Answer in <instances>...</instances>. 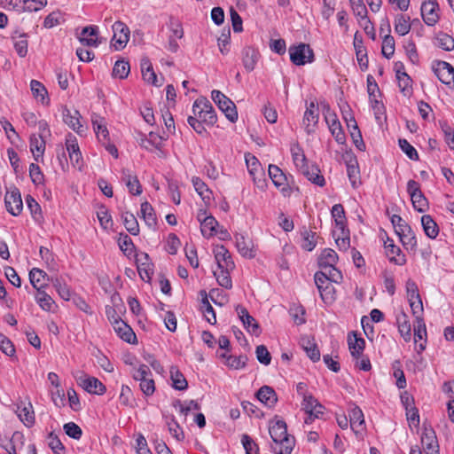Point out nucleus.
<instances>
[{
	"label": "nucleus",
	"instance_id": "40",
	"mask_svg": "<svg viewBox=\"0 0 454 454\" xmlns=\"http://www.w3.org/2000/svg\"><path fill=\"white\" fill-rule=\"evenodd\" d=\"M162 144V137L154 132H150L147 137L142 138L139 142L141 147L151 152L154 149H160Z\"/></svg>",
	"mask_w": 454,
	"mask_h": 454
},
{
	"label": "nucleus",
	"instance_id": "64",
	"mask_svg": "<svg viewBox=\"0 0 454 454\" xmlns=\"http://www.w3.org/2000/svg\"><path fill=\"white\" fill-rule=\"evenodd\" d=\"M118 245L120 249L127 255L133 254L135 251V246L132 242L131 238L128 234H120L118 239Z\"/></svg>",
	"mask_w": 454,
	"mask_h": 454
},
{
	"label": "nucleus",
	"instance_id": "39",
	"mask_svg": "<svg viewBox=\"0 0 454 454\" xmlns=\"http://www.w3.org/2000/svg\"><path fill=\"white\" fill-rule=\"evenodd\" d=\"M421 224L425 234L431 239H434L439 234V227L430 215L421 217Z\"/></svg>",
	"mask_w": 454,
	"mask_h": 454
},
{
	"label": "nucleus",
	"instance_id": "33",
	"mask_svg": "<svg viewBox=\"0 0 454 454\" xmlns=\"http://www.w3.org/2000/svg\"><path fill=\"white\" fill-rule=\"evenodd\" d=\"M348 344L351 356L359 359L364 349V340L353 332L348 335Z\"/></svg>",
	"mask_w": 454,
	"mask_h": 454
},
{
	"label": "nucleus",
	"instance_id": "3",
	"mask_svg": "<svg viewBox=\"0 0 454 454\" xmlns=\"http://www.w3.org/2000/svg\"><path fill=\"white\" fill-rule=\"evenodd\" d=\"M391 223L404 249L411 254H415L418 242L416 235L411 226L398 215H393L391 216Z\"/></svg>",
	"mask_w": 454,
	"mask_h": 454
},
{
	"label": "nucleus",
	"instance_id": "44",
	"mask_svg": "<svg viewBox=\"0 0 454 454\" xmlns=\"http://www.w3.org/2000/svg\"><path fill=\"white\" fill-rule=\"evenodd\" d=\"M331 214L335 223V229L344 230V228H347V218L344 207L341 204L333 205Z\"/></svg>",
	"mask_w": 454,
	"mask_h": 454
},
{
	"label": "nucleus",
	"instance_id": "9",
	"mask_svg": "<svg viewBox=\"0 0 454 454\" xmlns=\"http://www.w3.org/2000/svg\"><path fill=\"white\" fill-rule=\"evenodd\" d=\"M301 408L307 415L304 419L306 424H311L316 419H320L325 413V407L312 395H304Z\"/></svg>",
	"mask_w": 454,
	"mask_h": 454
},
{
	"label": "nucleus",
	"instance_id": "53",
	"mask_svg": "<svg viewBox=\"0 0 454 454\" xmlns=\"http://www.w3.org/2000/svg\"><path fill=\"white\" fill-rule=\"evenodd\" d=\"M434 45L446 51L454 50V38L444 32H438L434 37Z\"/></svg>",
	"mask_w": 454,
	"mask_h": 454
},
{
	"label": "nucleus",
	"instance_id": "23",
	"mask_svg": "<svg viewBox=\"0 0 454 454\" xmlns=\"http://www.w3.org/2000/svg\"><path fill=\"white\" fill-rule=\"evenodd\" d=\"M421 444L426 454H439V445L433 429H424L421 434Z\"/></svg>",
	"mask_w": 454,
	"mask_h": 454
},
{
	"label": "nucleus",
	"instance_id": "43",
	"mask_svg": "<svg viewBox=\"0 0 454 454\" xmlns=\"http://www.w3.org/2000/svg\"><path fill=\"white\" fill-rule=\"evenodd\" d=\"M395 32L401 36L407 35L411 28V19L409 16L398 14L394 21Z\"/></svg>",
	"mask_w": 454,
	"mask_h": 454
},
{
	"label": "nucleus",
	"instance_id": "16",
	"mask_svg": "<svg viewBox=\"0 0 454 454\" xmlns=\"http://www.w3.org/2000/svg\"><path fill=\"white\" fill-rule=\"evenodd\" d=\"M421 16L427 26H434L439 20V5L436 0H425L420 8Z\"/></svg>",
	"mask_w": 454,
	"mask_h": 454
},
{
	"label": "nucleus",
	"instance_id": "34",
	"mask_svg": "<svg viewBox=\"0 0 454 454\" xmlns=\"http://www.w3.org/2000/svg\"><path fill=\"white\" fill-rule=\"evenodd\" d=\"M413 315L409 317L408 314H399L396 318L398 330L405 341H409L411 337L412 320Z\"/></svg>",
	"mask_w": 454,
	"mask_h": 454
},
{
	"label": "nucleus",
	"instance_id": "21",
	"mask_svg": "<svg viewBox=\"0 0 454 454\" xmlns=\"http://www.w3.org/2000/svg\"><path fill=\"white\" fill-rule=\"evenodd\" d=\"M353 45L356 51V59L362 71H365L368 68V56L362 35L356 31L354 35Z\"/></svg>",
	"mask_w": 454,
	"mask_h": 454
},
{
	"label": "nucleus",
	"instance_id": "20",
	"mask_svg": "<svg viewBox=\"0 0 454 454\" xmlns=\"http://www.w3.org/2000/svg\"><path fill=\"white\" fill-rule=\"evenodd\" d=\"M235 243L241 256L249 259L255 257L256 251L254 249V242L248 236L244 234H236Z\"/></svg>",
	"mask_w": 454,
	"mask_h": 454
},
{
	"label": "nucleus",
	"instance_id": "35",
	"mask_svg": "<svg viewBox=\"0 0 454 454\" xmlns=\"http://www.w3.org/2000/svg\"><path fill=\"white\" fill-rule=\"evenodd\" d=\"M30 89L33 97L43 106L50 104V98L45 86L39 81L32 80L30 82Z\"/></svg>",
	"mask_w": 454,
	"mask_h": 454
},
{
	"label": "nucleus",
	"instance_id": "6",
	"mask_svg": "<svg viewBox=\"0 0 454 454\" xmlns=\"http://www.w3.org/2000/svg\"><path fill=\"white\" fill-rule=\"evenodd\" d=\"M74 378L81 387L93 395H102L106 393V386L97 378L90 376L83 372H76Z\"/></svg>",
	"mask_w": 454,
	"mask_h": 454
},
{
	"label": "nucleus",
	"instance_id": "18",
	"mask_svg": "<svg viewBox=\"0 0 454 454\" xmlns=\"http://www.w3.org/2000/svg\"><path fill=\"white\" fill-rule=\"evenodd\" d=\"M407 298L412 312H423L424 307L417 284L409 279L406 282Z\"/></svg>",
	"mask_w": 454,
	"mask_h": 454
},
{
	"label": "nucleus",
	"instance_id": "29",
	"mask_svg": "<svg viewBox=\"0 0 454 454\" xmlns=\"http://www.w3.org/2000/svg\"><path fill=\"white\" fill-rule=\"evenodd\" d=\"M121 180L125 183L129 192L133 195L142 193V186L137 176L129 168L121 169Z\"/></svg>",
	"mask_w": 454,
	"mask_h": 454
},
{
	"label": "nucleus",
	"instance_id": "57",
	"mask_svg": "<svg viewBox=\"0 0 454 454\" xmlns=\"http://www.w3.org/2000/svg\"><path fill=\"white\" fill-rule=\"evenodd\" d=\"M301 346L312 361L317 362L320 359V352L312 340L309 338H302Z\"/></svg>",
	"mask_w": 454,
	"mask_h": 454
},
{
	"label": "nucleus",
	"instance_id": "4",
	"mask_svg": "<svg viewBox=\"0 0 454 454\" xmlns=\"http://www.w3.org/2000/svg\"><path fill=\"white\" fill-rule=\"evenodd\" d=\"M338 261V254L332 248L323 249L317 257V264L321 269L320 271L331 272L333 279L335 281H341L342 274L340 270L335 267Z\"/></svg>",
	"mask_w": 454,
	"mask_h": 454
},
{
	"label": "nucleus",
	"instance_id": "50",
	"mask_svg": "<svg viewBox=\"0 0 454 454\" xmlns=\"http://www.w3.org/2000/svg\"><path fill=\"white\" fill-rule=\"evenodd\" d=\"M16 413L20 420L27 427H30L35 422V414L32 411V404L30 403L27 405H18Z\"/></svg>",
	"mask_w": 454,
	"mask_h": 454
},
{
	"label": "nucleus",
	"instance_id": "42",
	"mask_svg": "<svg viewBox=\"0 0 454 454\" xmlns=\"http://www.w3.org/2000/svg\"><path fill=\"white\" fill-rule=\"evenodd\" d=\"M333 237L340 250H347L350 246L349 231L348 228L344 230L334 229Z\"/></svg>",
	"mask_w": 454,
	"mask_h": 454
},
{
	"label": "nucleus",
	"instance_id": "45",
	"mask_svg": "<svg viewBox=\"0 0 454 454\" xmlns=\"http://www.w3.org/2000/svg\"><path fill=\"white\" fill-rule=\"evenodd\" d=\"M315 284L318 289V292H322L323 289L327 288L333 284H338L340 281H335L332 278V273L327 271H317L314 276Z\"/></svg>",
	"mask_w": 454,
	"mask_h": 454
},
{
	"label": "nucleus",
	"instance_id": "52",
	"mask_svg": "<svg viewBox=\"0 0 454 454\" xmlns=\"http://www.w3.org/2000/svg\"><path fill=\"white\" fill-rule=\"evenodd\" d=\"M301 248L305 251H312L317 246V235L315 231L308 229L301 231Z\"/></svg>",
	"mask_w": 454,
	"mask_h": 454
},
{
	"label": "nucleus",
	"instance_id": "61",
	"mask_svg": "<svg viewBox=\"0 0 454 454\" xmlns=\"http://www.w3.org/2000/svg\"><path fill=\"white\" fill-rule=\"evenodd\" d=\"M130 71V67L128 61L123 59L117 60L113 68V76L120 79L126 78Z\"/></svg>",
	"mask_w": 454,
	"mask_h": 454
},
{
	"label": "nucleus",
	"instance_id": "8",
	"mask_svg": "<svg viewBox=\"0 0 454 454\" xmlns=\"http://www.w3.org/2000/svg\"><path fill=\"white\" fill-rule=\"evenodd\" d=\"M199 299L200 301V309L202 311L206 310V312H214L208 299L219 307H222L227 302L226 295L219 289H212L208 294L205 290H201L199 293Z\"/></svg>",
	"mask_w": 454,
	"mask_h": 454
},
{
	"label": "nucleus",
	"instance_id": "17",
	"mask_svg": "<svg viewBox=\"0 0 454 454\" xmlns=\"http://www.w3.org/2000/svg\"><path fill=\"white\" fill-rule=\"evenodd\" d=\"M4 203L6 210L12 215H19L23 209V202L20 192L18 188L14 187L7 192L4 196Z\"/></svg>",
	"mask_w": 454,
	"mask_h": 454
},
{
	"label": "nucleus",
	"instance_id": "15",
	"mask_svg": "<svg viewBox=\"0 0 454 454\" xmlns=\"http://www.w3.org/2000/svg\"><path fill=\"white\" fill-rule=\"evenodd\" d=\"M325 119L335 141L340 145H343L346 142V136L336 114L328 110L325 115Z\"/></svg>",
	"mask_w": 454,
	"mask_h": 454
},
{
	"label": "nucleus",
	"instance_id": "26",
	"mask_svg": "<svg viewBox=\"0 0 454 454\" xmlns=\"http://www.w3.org/2000/svg\"><path fill=\"white\" fill-rule=\"evenodd\" d=\"M318 119V108L314 102H311L306 108L302 120L305 130L308 134L312 133L315 130Z\"/></svg>",
	"mask_w": 454,
	"mask_h": 454
},
{
	"label": "nucleus",
	"instance_id": "12",
	"mask_svg": "<svg viewBox=\"0 0 454 454\" xmlns=\"http://www.w3.org/2000/svg\"><path fill=\"white\" fill-rule=\"evenodd\" d=\"M197 219L200 223V231L204 238L209 239L217 234L219 223L212 215H207L206 209H200L197 213Z\"/></svg>",
	"mask_w": 454,
	"mask_h": 454
},
{
	"label": "nucleus",
	"instance_id": "22",
	"mask_svg": "<svg viewBox=\"0 0 454 454\" xmlns=\"http://www.w3.org/2000/svg\"><path fill=\"white\" fill-rule=\"evenodd\" d=\"M438 79L446 85L454 87V67L448 62L440 61L434 68Z\"/></svg>",
	"mask_w": 454,
	"mask_h": 454
},
{
	"label": "nucleus",
	"instance_id": "27",
	"mask_svg": "<svg viewBox=\"0 0 454 454\" xmlns=\"http://www.w3.org/2000/svg\"><path fill=\"white\" fill-rule=\"evenodd\" d=\"M79 41L83 46L98 47L100 43L98 39V27L88 26L82 28Z\"/></svg>",
	"mask_w": 454,
	"mask_h": 454
},
{
	"label": "nucleus",
	"instance_id": "37",
	"mask_svg": "<svg viewBox=\"0 0 454 454\" xmlns=\"http://www.w3.org/2000/svg\"><path fill=\"white\" fill-rule=\"evenodd\" d=\"M301 173L312 184L323 187L325 185V179L321 174V170L316 165L308 166Z\"/></svg>",
	"mask_w": 454,
	"mask_h": 454
},
{
	"label": "nucleus",
	"instance_id": "48",
	"mask_svg": "<svg viewBox=\"0 0 454 454\" xmlns=\"http://www.w3.org/2000/svg\"><path fill=\"white\" fill-rule=\"evenodd\" d=\"M257 398L269 407L273 406L278 400L275 391L268 386H264L258 390Z\"/></svg>",
	"mask_w": 454,
	"mask_h": 454
},
{
	"label": "nucleus",
	"instance_id": "31",
	"mask_svg": "<svg viewBox=\"0 0 454 454\" xmlns=\"http://www.w3.org/2000/svg\"><path fill=\"white\" fill-rule=\"evenodd\" d=\"M292 160L296 168L301 172L309 166L304 151L298 143H293L290 147Z\"/></svg>",
	"mask_w": 454,
	"mask_h": 454
},
{
	"label": "nucleus",
	"instance_id": "25",
	"mask_svg": "<svg viewBox=\"0 0 454 454\" xmlns=\"http://www.w3.org/2000/svg\"><path fill=\"white\" fill-rule=\"evenodd\" d=\"M63 121L74 131L82 134L84 129L80 122L81 114L77 110H70L67 106L62 107Z\"/></svg>",
	"mask_w": 454,
	"mask_h": 454
},
{
	"label": "nucleus",
	"instance_id": "60",
	"mask_svg": "<svg viewBox=\"0 0 454 454\" xmlns=\"http://www.w3.org/2000/svg\"><path fill=\"white\" fill-rule=\"evenodd\" d=\"M26 202L33 219L36 222H41L43 220V214L39 203L31 195L26 197Z\"/></svg>",
	"mask_w": 454,
	"mask_h": 454
},
{
	"label": "nucleus",
	"instance_id": "38",
	"mask_svg": "<svg viewBox=\"0 0 454 454\" xmlns=\"http://www.w3.org/2000/svg\"><path fill=\"white\" fill-rule=\"evenodd\" d=\"M192 184L196 192L202 199L205 204H209L212 200V192L209 190L206 183L200 177L193 176L192 178Z\"/></svg>",
	"mask_w": 454,
	"mask_h": 454
},
{
	"label": "nucleus",
	"instance_id": "32",
	"mask_svg": "<svg viewBox=\"0 0 454 454\" xmlns=\"http://www.w3.org/2000/svg\"><path fill=\"white\" fill-rule=\"evenodd\" d=\"M27 35L25 33L14 32L12 35V41L15 51L20 58H25L27 54L28 41Z\"/></svg>",
	"mask_w": 454,
	"mask_h": 454
},
{
	"label": "nucleus",
	"instance_id": "63",
	"mask_svg": "<svg viewBox=\"0 0 454 454\" xmlns=\"http://www.w3.org/2000/svg\"><path fill=\"white\" fill-rule=\"evenodd\" d=\"M439 125L444 135L446 144L451 150H454V128L447 121H440Z\"/></svg>",
	"mask_w": 454,
	"mask_h": 454
},
{
	"label": "nucleus",
	"instance_id": "58",
	"mask_svg": "<svg viewBox=\"0 0 454 454\" xmlns=\"http://www.w3.org/2000/svg\"><path fill=\"white\" fill-rule=\"evenodd\" d=\"M412 329L414 332V340L418 342L423 340L427 335L426 325L424 319L421 317H416L412 318Z\"/></svg>",
	"mask_w": 454,
	"mask_h": 454
},
{
	"label": "nucleus",
	"instance_id": "62",
	"mask_svg": "<svg viewBox=\"0 0 454 454\" xmlns=\"http://www.w3.org/2000/svg\"><path fill=\"white\" fill-rule=\"evenodd\" d=\"M97 216L101 227L105 230L110 229L113 226V219L105 206H100L97 211Z\"/></svg>",
	"mask_w": 454,
	"mask_h": 454
},
{
	"label": "nucleus",
	"instance_id": "56",
	"mask_svg": "<svg viewBox=\"0 0 454 454\" xmlns=\"http://www.w3.org/2000/svg\"><path fill=\"white\" fill-rule=\"evenodd\" d=\"M247 170L252 177L255 175L263 176L262 168L257 158L251 153L245 155Z\"/></svg>",
	"mask_w": 454,
	"mask_h": 454
},
{
	"label": "nucleus",
	"instance_id": "51",
	"mask_svg": "<svg viewBox=\"0 0 454 454\" xmlns=\"http://www.w3.org/2000/svg\"><path fill=\"white\" fill-rule=\"evenodd\" d=\"M169 372L170 379L172 380V387L177 390H185L188 387V383L179 369L176 366H171Z\"/></svg>",
	"mask_w": 454,
	"mask_h": 454
},
{
	"label": "nucleus",
	"instance_id": "47",
	"mask_svg": "<svg viewBox=\"0 0 454 454\" xmlns=\"http://www.w3.org/2000/svg\"><path fill=\"white\" fill-rule=\"evenodd\" d=\"M141 71L144 81L146 82L158 86L157 75L153 71L150 60L145 58L141 60Z\"/></svg>",
	"mask_w": 454,
	"mask_h": 454
},
{
	"label": "nucleus",
	"instance_id": "13",
	"mask_svg": "<svg viewBox=\"0 0 454 454\" xmlns=\"http://www.w3.org/2000/svg\"><path fill=\"white\" fill-rule=\"evenodd\" d=\"M112 46L115 51L124 49L129 40V28L122 21H116L113 25Z\"/></svg>",
	"mask_w": 454,
	"mask_h": 454
},
{
	"label": "nucleus",
	"instance_id": "46",
	"mask_svg": "<svg viewBox=\"0 0 454 454\" xmlns=\"http://www.w3.org/2000/svg\"><path fill=\"white\" fill-rule=\"evenodd\" d=\"M141 217L144 219L146 225L149 227H155L157 224V217L155 211L152 205L148 201H145L141 204Z\"/></svg>",
	"mask_w": 454,
	"mask_h": 454
},
{
	"label": "nucleus",
	"instance_id": "49",
	"mask_svg": "<svg viewBox=\"0 0 454 454\" xmlns=\"http://www.w3.org/2000/svg\"><path fill=\"white\" fill-rule=\"evenodd\" d=\"M396 79L400 91L405 97H410L412 93L411 79L405 73L400 70L396 71Z\"/></svg>",
	"mask_w": 454,
	"mask_h": 454
},
{
	"label": "nucleus",
	"instance_id": "24",
	"mask_svg": "<svg viewBox=\"0 0 454 454\" xmlns=\"http://www.w3.org/2000/svg\"><path fill=\"white\" fill-rule=\"evenodd\" d=\"M91 122L98 140L102 145H106L107 142H109V132L105 118L98 114H93L91 115Z\"/></svg>",
	"mask_w": 454,
	"mask_h": 454
},
{
	"label": "nucleus",
	"instance_id": "11",
	"mask_svg": "<svg viewBox=\"0 0 454 454\" xmlns=\"http://www.w3.org/2000/svg\"><path fill=\"white\" fill-rule=\"evenodd\" d=\"M291 61L296 66H303L306 63H311L314 59L313 51L309 45L300 43L297 46L289 48Z\"/></svg>",
	"mask_w": 454,
	"mask_h": 454
},
{
	"label": "nucleus",
	"instance_id": "5",
	"mask_svg": "<svg viewBox=\"0 0 454 454\" xmlns=\"http://www.w3.org/2000/svg\"><path fill=\"white\" fill-rule=\"evenodd\" d=\"M192 112L194 117L201 120L208 126H214L217 121L216 113L207 98H198L193 103Z\"/></svg>",
	"mask_w": 454,
	"mask_h": 454
},
{
	"label": "nucleus",
	"instance_id": "36",
	"mask_svg": "<svg viewBox=\"0 0 454 454\" xmlns=\"http://www.w3.org/2000/svg\"><path fill=\"white\" fill-rule=\"evenodd\" d=\"M45 146V140L42 136H36L34 134L30 137L29 147L33 157L36 161L43 158Z\"/></svg>",
	"mask_w": 454,
	"mask_h": 454
},
{
	"label": "nucleus",
	"instance_id": "1",
	"mask_svg": "<svg viewBox=\"0 0 454 454\" xmlns=\"http://www.w3.org/2000/svg\"><path fill=\"white\" fill-rule=\"evenodd\" d=\"M214 255L217 264L213 271L214 276L221 286L231 289L232 287L231 272L235 269L231 253L224 246L218 245L214 248Z\"/></svg>",
	"mask_w": 454,
	"mask_h": 454
},
{
	"label": "nucleus",
	"instance_id": "59",
	"mask_svg": "<svg viewBox=\"0 0 454 454\" xmlns=\"http://www.w3.org/2000/svg\"><path fill=\"white\" fill-rule=\"evenodd\" d=\"M240 320L243 322L246 329L252 334L258 336L261 333V330L257 321L250 314L239 315Z\"/></svg>",
	"mask_w": 454,
	"mask_h": 454
},
{
	"label": "nucleus",
	"instance_id": "41",
	"mask_svg": "<svg viewBox=\"0 0 454 454\" xmlns=\"http://www.w3.org/2000/svg\"><path fill=\"white\" fill-rule=\"evenodd\" d=\"M385 254L388 258L389 262L395 265L403 266L407 262L405 254L402 252L401 248L396 245L391 246L390 247L386 249Z\"/></svg>",
	"mask_w": 454,
	"mask_h": 454
},
{
	"label": "nucleus",
	"instance_id": "54",
	"mask_svg": "<svg viewBox=\"0 0 454 454\" xmlns=\"http://www.w3.org/2000/svg\"><path fill=\"white\" fill-rule=\"evenodd\" d=\"M47 277V274L38 269V268H33L29 271V280L31 285L35 288L37 291L42 290L45 286V278Z\"/></svg>",
	"mask_w": 454,
	"mask_h": 454
},
{
	"label": "nucleus",
	"instance_id": "28",
	"mask_svg": "<svg viewBox=\"0 0 454 454\" xmlns=\"http://www.w3.org/2000/svg\"><path fill=\"white\" fill-rule=\"evenodd\" d=\"M259 51L253 46H246L242 50V63L247 72H252L259 60Z\"/></svg>",
	"mask_w": 454,
	"mask_h": 454
},
{
	"label": "nucleus",
	"instance_id": "19",
	"mask_svg": "<svg viewBox=\"0 0 454 454\" xmlns=\"http://www.w3.org/2000/svg\"><path fill=\"white\" fill-rule=\"evenodd\" d=\"M66 147L72 165L81 168L82 165V153L79 148L77 138L74 135L68 134L67 136Z\"/></svg>",
	"mask_w": 454,
	"mask_h": 454
},
{
	"label": "nucleus",
	"instance_id": "7",
	"mask_svg": "<svg viewBox=\"0 0 454 454\" xmlns=\"http://www.w3.org/2000/svg\"><path fill=\"white\" fill-rule=\"evenodd\" d=\"M213 101L218 106V108L224 114L226 118L235 122L238 120V112L235 104L227 98L223 92L217 90H214L211 93Z\"/></svg>",
	"mask_w": 454,
	"mask_h": 454
},
{
	"label": "nucleus",
	"instance_id": "10",
	"mask_svg": "<svg viewBox=\"0 0 454 454\" xmlns=\"http://www.w3.org/2000/svg\"><path fill=\"white\" fill-rule=\"evenodd\" d=\"M269 176L275 187L283 194V196H290L292 188L288 184L287 177L282 169L277 166L270 164L268 168Z\"/></svg>",
	"mask_w": 454,
	"mask_h": 454
},
{
	"label": "nucleus",
	"instance_id": "14",
	"mask_svg": "<svg viewBox=\"0 0 454 454\" xmlns=\"http://www.w3.org/2000/svg\"><path fill=\"white\" fill-rule=\"evenodd\" d=\"M109 320L115 333L121 339L128 343H135L137 340L135 333L132 328L119 317V314H111Z\"/></svg>",
	"mask_w": 454,
	"mask_h": 454
},
{
	"label": "nucleus",
	"instance_id": "2",
	"mask_svg": "<svg viewBox=\"0 0 454 454\" xmlns=\"http://www.w3.org/2000/svg\"><path fill=\"white\" fill-rule=\"evenodd\" d=\"M269 434L272 439L271 449L276 454H291L294 437L287 434L286 424L281 419H273L269 424Z\"/></svg>",
	"mask_w": 454,
	"mask_h": 454
},
{
	"label": "nucleus",
	"instance_id": "55",
	"mask_svg": "<svg viewBox=\"0 0 454 454\" xmlns=\"http://www.w3.org/2000/svg\"><path fill=\"white\" fill-rule=\"evenodd\" d=\"M123 224L126 230L134 236L139 234V225L137 218L132 213L125 212L121 215Z\"/></svg>",
	"mask_w": 454,
	"mask_h": 454
},
{
	"label": "nucleus",
	"instance_id": "30",
	"mask_svg": "<svg viewBox=\"0 0 454 454\" xmlns=\"http://www.w3.org/2000/svg\"><path fill=\"white\" fill-rule=\"evenodd\" d=\"M348 415L350 427L358 435L364 429V413L358 406L354 405L349 409Z\"/></svg>",
	"mask_w": 454,
	"mask_h": 454
}]
</instances>
